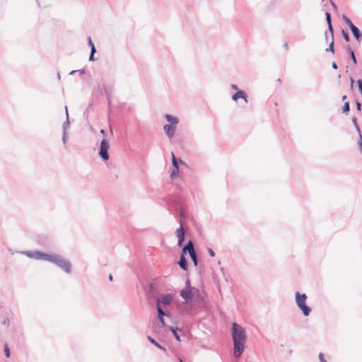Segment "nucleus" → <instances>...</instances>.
Here are the masks:
<instances>
[{
  "label": "nucleus",
  "mask_w": 362,
  "mask_h": 362,
  "mask_svg": "<svg viewBox=\"0 0 362 362\" xmlns=\"http://www.w3.org/2000/svg\"><path fill=\"white\" fill-rule=\"evenodd\" d=\"M194 287H192L190 284V281L189 279H187L185 282V288L184 289H194Z\"/></svg>",
  "instance_id": "34"
},
{
  "label": "nucleus",
  "mask_w": 362,
  "mask_h": 362,
  "mask_svg": "<svg viewBox=\"0 0 362 362\" xmlns=\"http://www.w3.org/2000/svg\"><path fill=\"white\" fill-rule=\"evenodd\" d=\"M28 257L35 259L47 261L49 254L42 252L40 251H28L25 252Z\"/></svg>",
  "instance_id": "6"
},
{
  "label": "nucleus",
  "mask_w": 362,
  "mask_h": 362,
  "mask_svg": "<svg viewBox=\"0 0 362 362\" xmlns=\"http://www.w3.org/2000/svg\"><path fill=\"white\" fill-rule=\"evenodd\" d=\"M342 35H343V37L344 39L345 40L346 42H349L350 41V37L349 35V33L347 31H346L345 30H342Z\"/></svg>",
  "instance_id": "29"
},
{
  "label": "nucleus",
  "mask_w": 362,
  "mask_h": 362,
  "mask_svg": "<svg viewBox=\"0 0 362 362\" xmlns=\"http://www.w3.org/2000/svg\"><path fill=\"white\" fill-rule=\"evenodd\" d=\"M4 354L7 358L10 357V354H11L10 349H9L8 344H6L4 345Z\"/></svg>",
  "instance_id": "32"
},
{
  "label": "nucleus",
  "mask_w": 362,
  "mask_h": 362,
  "mask_svg": "<svg viewBox=\"0 0 362 362\" xmlns=\"http://www.w3.org/2000/svg\"><path fill=\"white\" fill-rule=\"evenodd\" d=\"M307 296L305 293H296V302L298 308L303 312L304 316H308L311 308L306 305Z\"/></svg>",
  "instance_id": "2"
},
{
  "label": "nucleus",
  "mask_w": 362,
  "mask_h": 362,
  "mask_svg": "<svg viewBox=\"0 0 362 362\" xmlns=\"http://www.w3.org/2000/svg\"><path fill=\"white\" fill-rule=\"evenodd\" d=\"M176 235L178 238L177 245L180 247L182 246L185 238V232L182 221H180V227L176 230Z\"/></svg>",
  "instance_id": "7"
},
{
  "label": "nucleus",
  "mask_w": 362,
  "mask_h": 362,
  "mask_svg": "<svg viewBox=\"0 0 362 362\" xmlns=\"http://www.w3.org/2000/svg\"><path fill=\"white\" fill-rule=\"evenodd\" d=\"M172 302V296L170 294H166L160 298L156 300V305H160L161 303L164 305H169Z\"/></svg>",
  "instance_id": "10"
},
{
  "label": "nucleus",
  "mask_w": 362,
  "mask_h": 362,
  "mask_svg": "<svg viewBox=\"0 0 362 362\" xmlns=\"http://www.w3.org/2000/svg\"><path fill=\"white\" fill-rule=\"evenodd\" d=\"M351 120H352V122H353V124H354V127H356L357 125H358V122H357V119H356V117H353Z\"/></svg>",
  "instance_id": "43"
},
{
  "label": "nucleus",
  "mask_w": 362,
  "mask_h": 362,
  "mask_svg": "<svg viewBox=\"0 0 362 362\" xmlns=\"http://www.w3.org/2000/svg\"><path fill=\"white\" fill-rule=\"evenodd\" d=\"M326 52H330L332 53H334V39L331 40V42L329 43V45L328 48L326 49Z\"/></svg>",
  "instance_id": "25"
},
{
  "label": "nucleus",
  "mask_w": 362,
  "mask_h": 362,
  "mask_svg": "<svg viewBox=\"0 0 362 362\" xmlns=\"http://www.w3.org/2000/svg\"><path fill=\"white\" fill-rule=\"evenodd\" d=\"M79 71L81 72V74L85 73V70L84 69L79 70Z\"/></svg>",
  "instance_id": "56"
},
{
  "label": "nucleus",
  "mask_w": 362,
  "mask_h": 362,
  "mask_svg": "<svg viewBox=\"0 0 362 362\" xmlns=\"http://www.w3.org/2000/svg\"><path fill=\"white\" fill-rule=\"evenodd\" d=\"M68 139V134L67 132H62V142L64 144H66Z\"/></svg>",
  "instance_id": "35"
},
{
  "label": "nucleus",
  "mask_w": 362,
  "mask_h": 362,
  "mask_svg": "<svg viewBox=\"0 0 362 362\" xmlns=\"http://www.w3.org/2000/svg\"><path fill=\"white\" fill-rule=\"evenodd\" d=\"M350 80H351V87L353 88V84H354V79L352 77L350 78Z\"/></svg>",
  "instance_id": "51"
},
{
  "label": "nucleus",
  "mask_w": 362,
  "mask_h": 362,
  "mask_svg": "<svg viewBox=\"0 0 362 362\" xmlns=\"http://www.w3.org/2000/svg\"><path fill=\"white\" fill-rule=\"evenodd\" d=\"M180 296L182 298L186 303L192 301L195 293H193V289H182L180 292Z\"/></svg>",
  "instance_id": "8"
},
{
  "label": "nucleus",
  "mask_w": 362,
  "mask_h": 362,
  "mask_svg": "<svg viewBox=\"0 0 362 362\" xmlns=\"http://www.w3.org/2000/svg\"><path fill=\"white\" fill-rule=\"evenodd\" d=\"M65 112H66V120L63 122L62 124V132H67V129L69 128V113L67 107L65 106Z\"/></svg>",
  "instance_id": "15"
},
{
  "label": "nucleus",
  "mask_w": 362,
  "mask_h": 362,
  "mask_svg": "<svg viewBox=\"0 0 362 362\" xmlns=\"http://www.w3.org/2000/svg\"><path fill=\"white\" fill-rule=\"evenodd\" d=\"M342 19L343 21L348 25V26L349 27V28L351 27V26H354V24L352 23V21L346 16V15H343L342 16Z\"/></svg>",
  "instance_id": "24"
},
{
  "label": "nucleus",
  "mask_w": 362,
  "mask_h": 362,
  "mask_svg": "<svg viewBox=\"0 0 362 362\" xmlns=\"http://www.w3.org/2000/svg\"><path fill=\"white\" fill-rule=\"evenodd\" d=\"M330 4L332 5V6L334 8V10H337V5L334 4V1H332V0H330Z\"/></svg>",
  "instance_id": "46"
},
{
  "label": "nucleus",
  "mask_w": 362,
  "mask_h": 362,
  "mask_svg": "<svg viewBox=\"0 0 362 362\" xmlns=\"http://www.w3.org/2000/svg\"><path fill=\"white\" fill-rule=\"evenodd\" d=\"M47 262H50L62 269L66 273H71V264L70 262L59 255L49 254Z\"/></svg>",
  "instance_id": "1"
},
{
  "label": "nucleus",
  "mask_w": 362,
  "mask_h": 362,
  "mask_svg": "<svg viewBox=\"0 0 362 362\" xmlns=\"http://www.w3.org/2000/svg\"><path fill=\"white\" fill-rule=\"evenodd\" d=\"M355 129H356V130L357 131V132L358 134V138H360V134H361V132L359 126L357 125L356 127H355Z\"/></svg>",
  "instance_id": "44"
},
{
  "label": "nucleus",
  "mask_w": 362,
  "mask_h": 362,
  "mask_svg": "<svg viewBox=\"0 0 362 362\" xmlns=\"http://www.w3.org/2000/svg\"><path fill=\"white\" fill-rule=\"evenodd\" d=\"M76 71H76V70L71 71L70 72V74H74V73H75V72H76Z\"/></svg>",
  "instance_id": "57"
},
{
  "label": "nucleus",
  "mask_w": 362,
  "mask_h": 362,
  "mask_svg": "<svg viewBox=\"0 0 362 362\" xmlns=\"http://www.w3.org/2000/svg\"><path fill=\"white\" fill-rule=\"evenodd\" d=\"M105 93L107 95L108 105L110 106V104H111L110 94L107 90H105Z\"/></svg>",
  "instance_id": "37"
},
{
  "label": "nucleus",
  "mask_w": 362,
  "mask_h": 362,
  "mask_svg": "<svg viewBox=\"0 0 362 362\" xmlns=\"http://www.w3.org/2000/svg\"><path fill=\"white\" fill-rule=\"evenodd\" d=\"M88 44L91 48L95 47L94 44H93L90 37H88Z\"/></svg>",
  "instance_id": "38"
},
{
  "label": "nucleus",
  "mask_w": 362,
  "mask_h": 362,
  "mask_svg": "<svg viewBox=\"0 0 362 362\" xmlns=\"http://www.w3.org/2000/svg\"><path fill=\"white\" fill-rule=\"evenodd\" d=\"M347 98L346 95L342 96V100H345Z\"/></svg>",
  "instance_id": "55"
},
{
  "label": "nucleus",
  "mask_w": 362,
  "mask_h": 362,
  "mask_svg": "<svg viewBox=\"0 0 362 362\" xmlns=\"http://www.w3.org/2000/svg\"><path fill=\"white\" fill-rule=\"evenodd\" d=\"M207 250H208V252H209L210 256H211V257H214L215 256V252H214V251L211 248L208 247Z\"/></svg>",
  "instance_id": "41"
},
{
  "label": "nucleus",
  "mask_w": 362,
  "mask_h": 362,
  "mask_svg": "<svg viewBox=\"0 0 362 362\" xmlns=\"http://www.w3.org/2000/svg\"><path fill=\"white\" fill-rule=\"evenodd\" d=\"M178 264L180 267V268L182 269L183 270H185V271L187 270L188 262H187V259L185 257V256L183 255V254H181V255H180V260L178 262Z\"/></svg>",
  "instance_id": "13"
},
{
  "label": "nucleus",
  "mask_w": 362,
  "mask_h": 362,
  "mask_svg": "<svg viewBox=\"0 0 362 362\" xmlns=\"http://www.w3.org/2000/svg\"><path fill=\"white\" fill-rule=\"evenodd\" d=\"M356 109L358 111L361 110V103L358 100H356Z\"/></svg>",
  "instance_id": "39"
},
{
  "label": "nucleus",
  "mask_w": 362,
  "mask_h": 362,
  "mask_svg": "<svg viewBox=\"0 0 362 362\" xmlns=\"http://www.w3.org/2000/svg\"><path fill=\"white\" fill-rule=\"evenodd\" d=\"M156 309L158 320H161V318L164 317V316L170 317V314L166 313L165 311H163V310L161 308L160 305H156Z\"/></svg>",
  "instance_id": "16"
},
{
  "label": "nucleus",
  "mask_w": 362,
  "mask_h": 362,
  "mask_svg": "<svg viewBox=\"0 0 362 362\" xmlns=\"http://www.w3.org/2000/svg\"><path fill=\"white\" fill-rule=\"evenodd\" d=\"M325 40L327 41V40H328V38H329V36H328L327 31H326V32H325Z\"/></svg>",
  "instance_id": "49"
},
{
  "label": "nucleus",
  "mask_w": 362,
  "mask_h": 362,
  "mask_svg": "<svg viewBox=\"0 0 362 362\" xmlns=\"http://www.w3.org/2000/svg\"><path fill=\"white\" fill-rule=\"evenodd\" d=\"M57 77H58V78H59V79L60 78V75H59V74H58Z\"/></svg>",
  "instance_id": "59"
},
{
  "label": "nucleus",
  "mask_w": 362,
  "mask_h": 362,
  "mask_svg": "<svg viewBox=\"0 0 362 362\" xmlns=\"http://www.w3.org/2000/svg\"><path fill=\"white\" fill-rule=\"evenodd\" d=\"M154 289V284L153 283H150L149 285L148 286V289L146 291V297L149 301L152 298Z\"/></svg>",
  "instance_id": "17"
},
{
  "label": "nucleus",
  "mask_w": 362,
  "mask_h": 362,
  "mask_svg": "<svg viewBox=\"0 0 362 362\" xmlns=\"http://www.w3.org/2000/svg\"><path fill=\"white\" fill-rule=\"evenodd\" d=\"M325 18H326L327 25L332 24V18H331L330 13H329L327 11L325 12Z\"/></svg>",
  "instance_id": "30"
},
{
  "label": "nucleus",
  "mask_w": 362,
  "mask_h": 362,
  "mask_svg": "<svg viewBox=\"0 0 362 362\" xmlns=\"http://www.w3.org/2000/svg\"><path fill=\"white\" fill-rule=\"evenodd\" d=\"M187 252H188V250L186 246L185 245L182 250V254H183V255L185 256V254H186Z\"/></svg>",
  "instance_id": "45"
},
{
  "label": "nucleus",
  "mask_w": 362,
  "mask_h": 362,
  "mask_svg": "<svg viewBox=\"0 0 362 362\" xmlns=\"http://www.w3.org/2000/svg\"><path fill=\"white\" fill-rule=\"evenodd\" d=\"M109 142L106 139L101 141L99 156L103 160H107L109 159Z\"/></svg>",
  "instance_id": "4"
},
{
  "label": "nucleus",
  "mask_w": 362,
  "mask_h": 362,
  "mask_svg": "<svg viewBox=\"0 0 362 362\" xmlns=\"http://www.w3.org/2000/svg\"><path fill=\"white\" fill-rule=\"evenodd\" d=\"M108 278H109V279H110V281H112L113 277H112V275L111 274L109 275V277H108Z\"/></svg>",
  "instance_id": "53"
},
{
  "label": "nucleus",
  "mask_w": 362,
  "mask_h": 362,
  "mask_svg": "<svg viewBox=\"0 0 362 362\" xmlns=\"http://www.w3.org/2000/svg\"><path fill=\"white\" fill-rule=\"evenodd\" d=\"M168 329H169L170 331H171L175 337V338L180 341L181 339H180V335L177 334V330L179 329L177 327H173V326H168Z\"/></svg>",
  "instance_id": "18"
},
{
  "label": "nucleus",
  "mask_w": 362,
  "mask_h": 362,
  "mask_svg": "<svg viewBox=\"0 0 362 362\" xmlns=\"http://www.w3.org/2000/svg\"><path fill=\"white\" fill-rule=\"evenodd\" d=\"M165 118L169 122L168 124H172V125H174V126H177V124L179 122L178 118L175 117V116H173L171 115H168V114L165 115Z\"/></svg>",
  "instance_id": "14"
},
{
  "label": "nucleus",
  "mask_w": 362,
  "mask_h": 362,
  "mask_svg": "<svg viewBox=\"0 0 362 362\" xmlns=\"http://www.w3.org/2000/svg\"><path fill=\"white\" fill-rule=\"evenodd\" d=\"M233 350L234 356L239 358L245 350V341L242 340H233Z\"/></svg>",
  "instance_id": "5"
},
{
  "label": "nucleus",
  "mask_w": 362,
  "mask_h": 362,
  "mask_svg": "<svg viewBox=\"0 0 362 362\" xmlns=\"http://www.w3.org/2000/svg\"><path fill=\"white\" fill-rule=\"evenodd\" d=\"M193 293H195V296L194 297H196L197 299H202V297L201 296L200 291L198 288H194Z\"/></svg>",
  "instance_id": "28"
},
{
  "label": "nucleus",
  "mask_w": 362,
  "mask_h": 362,
  "mask_svg": "<svg viewBox=\"0 0 362 362\" xmlns=\"http://www.w3.org/2000/svg\"><path fill=\"white\" fill-rule=\"evenodd\" d=\"M346 49L350 55V58H351L353 64L354 65H356L357 64V59L356 58L355 53H354V50L350 47H348Z\"/></svg>",
  "instance_id": "20"
},
{
  "label": "nucleus",
  "mask_w": 362,
  "mask_h": 362,
  "mask_svg": "<svg viewBox=\"0 0 362 362\" xmlns=\"http://www.w3.org/2000/svg\"><path fill=\"white\" fill-rule=\"evenodd\" d=\"M163 129L165 134L170 139H171L175 135L176 131V126L166 124L164 125Z\"/></svg>",
  "instance_id": "9"
},
{
  "label": "nucleus",
  "mask_w": 362,
  "mask_h": 362,
  "mask_svg": "<svg viewBox=\"0 0 362 362\" xmlns=\"http://www.w3.org/2000/svg\"><path fill=\"white\" fill-rule=\"evenodd\" d=\"M190 258L192 261L193 262V264L194 266H197L198 264V256L196 253V252L189 254Z\"/></svg>",
  "instance_id": "22"
},
{
  "label": "nucleus",
  "mask_w": 362,
  "mask_h": 362,
  "mask_svg": "<svg viewBox=\"0 0 362 362\" xmlns=\"http://www.w3.org/2000/svg\"><path fill=\"white\" fill-rule=\"evenodd\" d=\"M327 27H328V31L330 33L331 40L334 39V29H333L332 25V24L327 25Z\"/></svg>",
  "instance_id": "33"
},
{
  "label": "nucleus",
  "mask_w": 362,
  "mask_h": 362,
  "mask_svg": "<svg viewBox=\"0 0 362 362\" xmlns=\"http://www.w3.org/2000/svg\"><path fill=\"white\" fill-rule=\"evenodd\" d=\"M100 133L105 135V131L104 129H101L100 130Z\"/></svg>",
  "instance_id": "54"
},
{
  "label": "nucleus",
  "mask_w": 362,
  "mask_h": 362,
  "mask_svg": "<svg viewBox=\"0 0 362 362\" xmlns=\"http://www.w3.org/2000/svg\"><path fill=\"white\" fill-rule=\"evenodd\" d=\"M358 145L359 149L361 151V153L362 154V134H360V138H358Z\"/></svg>",
  "instance_id": "36"
},
{
  "label": "nucleus",
  "mask_w": 362,
  "mask_h": 362,
  "mask_svg": "<svg viewBox=\"0 0 362 362\" xmlns=\"http://www.w3.org/2000/svg\"><path fill=\"white\" fill-rule=\"evenodd\" d=\"M148 340L151 343L153 344V345H155L156 347H158V349L164 351H166V349L160 345L159 343H158L153 338H152L151 336H148Z\"/></svg>",
  "instance_id": "19"
},
{
  "label": "nucleus",
  "mask_w": 362,
  "mask_h": 362,
  "mask_svg": "<svg viewBox=\"0 0 362 362\" xmlns=\"http://www.w3.org/2000/svg\"><path fill=\"white\" fill-rule=\"evenodd\" d=\"M288 43H287V42H285V43H284V47L285 49H288Z\"/></svg>",
  "instance_id": "52"
},
{
  "label": "nucleus",
  "mask_w": 362,
  "mask_h": 362,
  "mask_svg": "<svg viewBox=\"0 0 362 362\" xmlns=\"http://www.w3.org/2000/svg\"><path fill=\"white\" fill-rule=\"evenodd\" d=\"M180 362H184L181 358H179Z\"/></svg>",
  "instance_id": "58"
},
{
  "label": "nucleus",
  "mask_w": 362,
  "mask_h": 362,
  "mask_svg": "<svg viewBox=\"0 0 362 362\" xmlns=\"http://www.w3.org/2000/svg\"><path fill=\"white\" fill-rule=\"evenodd\" d=\"M319 359H320V362H327V361L324 358V355L322 353H320L319 354Z\"/></svg>",
  "instance_id": "40"
},
{
  "label": "nucleus",
  "mask_w": 362,
  "mask_h": 362,
  "mask_svg": "<svg viewBox=\"0 0 362 362\" xmlns=\"http://www.w3.org/2000/svg\"><path fill=\"white\" fill-rule=\"evenodd\" d=\"M95 52H96L95 47L91 48V49H90V57H89V60L90 61H94L95 60L94 54H95Z\"/></svg>",
  "instance_id": "31"
},
{
  "label": "nucleus",
  "mask_w": 362,
  "mask_h": 362,
  "mask_svg": "<svg viewBox=\"0 0 362 362\" xmlns=\"http://www.w3.org/2000/svg\"><path fill=\"white\" fill-rule=\"evenodd\" d=\"M185 246H186V247H187V250H188V253H189V254H191V253H193V252H196V251H195V249H194V243H193L192 240H189V241L186 243Z\"/></svg>",
  "instance_id": "21"
},
{
  "label": "nucleus",
  "mask_w": 362,
  "mask_h": 362,
  "mask_svg": "<svg viewBox=\"0 0 362 362\" xmlns=\"http://www.w3.org/2000/svg\"><path fill=\"white\" fill-rule=\"evenodd\" d=\"M179 173H180V170H179V168H174L172 172H171V174H170V177L174 179V178H176L178 177L179 175Z\"/></svg>",
  "instance_id": "26"
},
{
  "label": "nucleus",
  "mask_w": 362,
  "mask_h": 362,
  "mask_svg": "<svg viewBox=\"0 0 362 362\" xmlns=\"http://www.w3.org/2000/svg\"><path fill=\"white\" fill-rule=\"evenodd\" d=\"M232 338L233 340L246 341L247 339L245 329L236 322H233L232 325Z\"/></svg>",
  "instance_id": "3"
},
{
  "label": "nucleus",
  "mask_w": 362,
  "mask_h": 362,
  "mask_svg": "<svg viewBox=\"0 0 362 362\" xmlns=\"http://www.w3.org/2000/svg\"><path fill=\"white\" fill-rule=\"evenodd\" d=\"M349 110H350L349 102L346 101L344 103V106L342 107V112L346 115H348Z\"/></svg>",
  "instance_id": "23"
},
{
  "label": "nucleus",
  "mask_w": 362,
  "mask_h": 362,
  "mask_svg": "<svg viewBox=\"0 0 362 362\" xmlns=\"http://www.w3.org/2000/svg\"><path fill=\"white\" fill-rule=\"evenodd\" d=\"M239 98H243L246 103H247V95L244 90H239L237 92H235L232 96V99L234 101H237L238 99Z\"/></svg>",
  "instance_id": "12"
},
{
  "label": "nucleus",
  "mask_w": 362,
  "mask_h": 362,
  "mask_svg": "<svg viewBox=\"0 0 362 362\" xmlns=\"http://www.w3.org/2000/svg\"><path fill=\"white\" fill-rule=\"evenodd\" d=\"M172 163L174 168H179L178 161L173 153H172Z\"/></svg>",
  "instance_id": "27"
},
{
  "label": "nucleus",
  "mask_w": 362,
  "mask_h": 362,
  "mask_svg": "<svg viewBox=\"0 0 362 362\" xmlns=\"http://www.w3.org/2000/svg\"><path fill=\"white\" fill-rule=\"evenodd\" d=\"M3 324L8 326L9 325V320L8 318L4 319V320L3 321Z\"/></svg>",
  "instance_id": "48"
},
{
  "label": "nucleus",
  "mask_w": 362,
  "mask_h": 362,
  "mask_svg": "<svg viewBox=\"0 0 362 362\" xmlns=\"http://www.w3.org/2000/svg\"><path fill=\"white\" fill-rule=\"evenodd\" d=\"M159 321H160V322L161 323V325H162V326H163V327H166V328L168 329V325H167L165 324V320H164L163 317H162V318H161V320H159Z\"/></svg>",
  "instance_id": "42"
},
{
  "label": "nucleus",
  "mask_w": 362,
  "mask_h": 362,
  "mask_svg": "<svg viewBox=\"0 0 362 362\" xmlns=\"http://www.w3.org/2000/svg\"><path fill=\"white\" fill-rule=\"evenodd\" d=\"M332 67L334 69H338V66L337 64V63L335 62H333L332 64Z\"/></svg>",
  "instance_id": "47"
},
{
  "label": "nucleus",
  "mask_w": 362,
  "mask_h": 362,
  "mask_svg": "<svg viewBox=\"0 0 362 362\" xmlns=\"http://www.w3.org/2000/svg\"><path fill=\"white\" fill-rule=\"evenodd\" d=\"M350 30H351L353 35L354 36L356 40L358 43H361V42L362 40V33H361V30L355 25L354 26H351L350 28Z\"/></svg>",
  "instance_id": "11"
},
{
  "label": "nucleus",
  "mask_w": 362,
  "mask_h": 362,
  "mask_svg": "<svg viewBox=\"0 0 362 362\" xmlns=\"http://www.w3.org/2000/svg\"><path fill=\"white\" fill-rule=\"evenodd\" d=\"M232 88L234 89V90H237L238 89V86L237 85L235 84H232Z\"/></svg>",
  "instance_id": "50"
}]
</instances>
